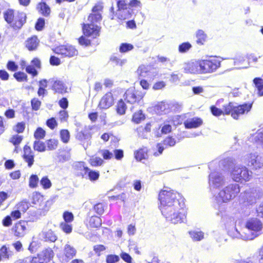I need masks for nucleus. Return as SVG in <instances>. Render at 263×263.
I'll list each match as a JSON object with an SVG mask.
<instances>
[{
    "label": "nucleus",
    "instance_id": "obj_1",
    "mask_svg": "<svg viewBox=\"0 0 263 263\" xmlns=\"http://www.w3.org/2000/svg\"><path fill=\"white\" fill-rule=\"evenodd\" d=\"M103 6L101 4H97L92 8V13H90L87 20L89 23L82 24L83 34L91 39H96L100 35L101 27L96 23L101 21L102 16L100 12L102 11Z\"/></svg>",
    "mask_w": 263,
    "mask_h": 263
},
{
    "label": "nucleus",
    "instance_id": "obj_2",
    "mask_svg": "<svg viewBox=\"0 0 263 263\" xmlns=\"http://www.w3.org/2000/svg\"><path fill=\"white\" fill-rule=\"evenodd\" d=\"M232 160L230 158L226 159L220 162V165L226 171H230L233 168L231 175L233 179L236 181H249L251 178L252 172H250L246 166H233Z\"/></svg>",
    "mask_w": 263,
    "mask_h": 263
},
{
    "label": "nucleus",
    "instance_id": "obj_3",
    "mask_svg": "<svg viewBox=\"0 0 263 263\" xmlns=\"http://www.w3.org/2000/svg\"><path fill=\"white\" fill-rule=\"evenodd\" d=\"M161 212L166 219L174 224L183 222L185 218V214L182 212L184 203L181 205H175V206H170L166 205V201L162 198Z\"/></svg>",
    "mask_w": 263,
    "mask_h": 263
},
{
    "label": "nucleus",
    "instance_id": "obj_4",
    "mask_svg": "<svg viewBox=\"0 0 263 263\" xmlns=\"http://www.w3.org/2000/svg\"><path fill=\"white\" fill-rule=\"evenodd\" d=\"M3 17L6 23L15 30L20 29L26 22V14L13 9H8L3 12Z\"/></svg>",
    "mask_w": 263,
    "mask_h": 263
},
{
    "label": "nucleus",
    "instance_id": "obj_5",
    "mask_svg": "<svg viewBox=\"0 0 263 263\" xmlns=\"http://www.w3.org/2000/svg\"><path fill=\"white\" fill-rule=\"evenodd\" d=\"M262 229L261 222L257 218L250 219L246 223V227L243 230L245 238L253 240L258 236Z\"/></svg>",
    "mask_w": 263,
    "mask_h": 263
},
{
    "label": "nucleus",
    "instance_id": "obj_6",
    "mask_svg": "<svg viewBox=\"0 0 263 263\" xmlns=\"http://www.w3.org/2000/svg\"><path fill=\"white\" fill-rule=\"evenodd\" d=\"M240 189L236 183L231 184L221 190L216 196V199L219 203L227 202L234 198L239 193Z\"/></svg>",
    "mask_w": 263,
    "mask_h": 263
},
{
    "label": "nucleus",
    "instance_id": "obj_7",
    "mask_svg": "<svg viewBox=\"0 0 263 263\" xmlns=\"http://www.w3.org/2000/svg\"><path fill=\"white\" fill-rule=\"evenodd\" d=\"M180 197V195L177 193H174L172 191H161L159 194V200L160 202L159 209L161 210L162 206V198H164L166 201V205L170 206H175V205H181L183 202L181 198L178 199V197Z\"/></svg>",
    "mask_w": 263,
    "mask_h": 263
},
{
    "label": "nucleus",
    "instance_id": "obj_8",
    "mask_svg": "<svg viewBox=\"0 0 263 263\" xmlns=\"http://www.w3.org/2000/svg\"><path fill=\"white\" fill-rule=\"evenodd\" d=\"M202 74L211 73L215 72L221 65L220 61L215 57L200 60Z\"/></svg>",
    "mask_w": 263,
    "mask_h": 263
},
{
    "label": "nucleus",
    "instance_id": "obj_9",
    "mask_svg": "<svg viewBox=\"0 0 263 263\" xmlns=\"http://www.w3.org/2000/svg\"><path fill=\"white\" fill-rule=\"evenodd\" d=\"M53 51L64 58H72L78 55V51L76 47L69 44L60 45L53 49Z\"/></svg>",
    "mask_w": 263,
    "mask_h": 263
},
{
    "label": "nucleus",
    "instance_id": "obj_10",
    "mask_svg": "<svg viewBox=\"0 0 263 263\" xmlns=\"http://www.w3.org/2000/svg\"><path fill=\"white\" fill-rule=\"evenodd\" d=\"M243 162L249 166L255 169L259 168L263 165V159L256 154H250L244 156Z\"/></svg>",
    "mask_w": 263,
    "mask_h": 263
},
{
    "label": "nucleus",
    "instance_id": "obj_11",
    "mask_svg": "<svg viewBox=\"0 0 263 263\" xmlns=\"http://www.w3.org/2000/svg\"><path fill=\"white\" fill-rule=\"evenodd\" d=\"M123 97L127 103L134 104L139 102L143 98V95L141 91L130 88L126 90Z\"/></svg>",
    "mask_w": 263,
    "mask_h": 263
},
{
    "label": "nucleus",
    "instance_id": "obj_12",
    "mask_svg": "<svg viewBox=\"0 0 263 263\" xmlns=\"http://www.w3.org/2000/svg\"><path fill=\"white\" fill-rule=\"evenodd\" d=\"M183 70L186 73L202 74L200 60H192L185 63Z\"/></svg>",
    "mask_w": 263,
    "mask_h": 263
},
{
    "label": "nucleus",
    "instance_id": "obj_13",
    "mask_svg": "<svg viewBox=\"0 0 263 263\" xmlns=\"http://www.w3.org/2000/svg\"><path fill=\"white\" fill-rule=\"evenodd\" d=\"M209 182L210 187L213 188H219L225 184L223 175L218 172H214L209 175Z\"/></svg>",
    "mask_w": 263,
    "mask_h": 263
},
{
    "label": "nucleus",
    "instance_id": "obj_14",
    "mask_svg": "<svg viewBox=\"0 0 263 263\" xmlns=\"http://www.w3.org/2000/svg\"><path fill=\"white\" fill-rule=\"evenodd\" d=\"M114 103V98L111 91L107 92L100 99L98 107L100 109H107Z\"/></svg>",
    "mask_w": 263,
    "mask_h": 263
},
{
    "label": "nucleus",
    "instance_id": "obj_15",
    "mask_svg": "<svg viewBox=\"0 0 263 263\" xmlns=\"http://www.w3.org/2000/svg\"><path fill=\"white\" fill-rule=\"evenodd\" d=\"M40 239L47 242H54L58 239L56 233L51 229L44 228L39 234Z\"/></svg>",
    "mask_w": 263,
    "mask_h": 263
},
{
    "label": "nucleus",
    "instance_id": "obj_16",
    "mask_svg": "<svg viewBox=\"0 0 263 263\" xmlns=\"http://www.w3.org/2000/svg\"><path fill=\"white\" fill-rule=\"evenodd\" d=\"M49 81L52 83L51 89L55 93L63 94L67 92V88L62 81L53 78Z\"/></svg>",
    "mask_w": 263,
    "mask_h": 263
},
{
    "label": "nucleus",
    "instance_id": "obj_17",
    "mask_svg": "<svg viewBox=\"0 0 263 263\" xmlns=\"http://www.w3.org/2000/svg\"><path fill=\"white\" fill-rule=\"evenodd\" d=\"M252 107V103H245L242 104L234 106L232 108V115H243L248 114Z\"/></svg>",
    "mask_w": 263,
    "mask_h": 263
},
{
    "label": "nucleus",
    "instance_id": "obj_18",
    "mask_svg": "<svg viewBox=\"0 0 263 263\" xmlns=\"http://www.w3.org/2000/svg\"><path fill=\"white\" fill-rule=\"evenodd\" d=\"M39 44L40 40L36 35H33L28 37L24 43L25 48L29 51L36 50Z\"/></svg>",
    "mask_w": 263,
    "mask_h": 263
},
{
    "label": "nucleus",
    "instance_id": "obj_19",
    "mask_svg": "<svg viewBox=\"0 0 263 263\" xmlns=\"http://www.w3.org/2000/svg\"><path fill=\"white\" fill-rule=\"evenodd\" d=\"M90 138V134L86 128L78 132L76 135V138L82 142H83L82 144L85 149L90 144L89 142Z\"/></svg>",
    "mask_w": 263,
    "mask_h": 263
},
{
    "label": "nucleus",
    "instance_id": "obj_20",
    "mask_svg": "<svg viewBox=\"0 0 263 263\" xmlns=\"http://www.w3.org/2000/svg\"><path fill=\"white\" fill-rule=\"evenodd\" d=\"M27 226V222L25 221H20L15 224L12 228V231L14 232L15 236L23 237L26 234Z\"/></svg>",
    "mask_w": 263,
    "mask_h": 263
},
{
    "label": "nucleus",
    "instance_id": "obj_21",
    "mask_svg": "<svg viewBox=\"0 0 263 263\" xmlns=\"http://www.w3.org/2000/svg\"><path fill=\"white\" fill-rule=\"evenodd\" d=\"M77 166L78 167H80V168L81 167L83 168V170L85 171V174H88L89 179L91 181H96L99 178V176H100L99 172L98 171H95L91 170L88 167L85 166L83 162L78 163V164L77 165Z\"/></svg>",
    "mask_w": 263,
    "mask_h": 263
},
{
    "label": "nucleus",
    "instance_id": "obj_22",
    "mask_svg": "<svg viewBox=\"0 0 263 263\" xmlns=\"http://www.w3.org/2000/svg\"><path fill=\"white\" fill-rule=\"evenodd\" d=\"M36 9L41 15L45 17H49L50 15L51 9L45 2L39 3L36 6Z\"/></svg>",
    "mask_w": 263,
    "mask_h": 263
},
{
    "label": "nucleus",
    "instance_id": "obj_23",
    "mask_svg": "<svg viewBox=\"0 0 263 263\" xmlns=\"http://www.w3.org/2000/svg\"><path fill=\"white\" fill-rule=\"evenodd\" d=\"M245 198L246 202L251 205L256 203L258 196L256 191L249 190L245 192Z\"/></svg>",
    "mask_w": 263,
    "mask_h": 263
},
{
    "label": "nucleus",
    "instance_id": "obj_24",
    "mask_svg": "<svg viewBox=\"0 0 263 263\" xmlns=\"http://www.w3.org/2000/svg\"><path fill=\"white\" fill-rule=\"evenodd\" d=\"M254 87L258 97L263 96V79L260 77H255L253 80Z\"/></svg>",
    "mask_w": 263,
    "mask_h": 263
},
{
    "label": "nucleus",
    "instance_id": "obj_25",
    "mask_svg": "<svg viewBox=\"0 0 263 263\" xmlns=\"http://www.w3.org/2000/svg\"><path fill=\"white\" fill-rule=\"evenodd\" d=\"M0 254L3 260H9L13 256V252L9 245H3L0 249Z\"/></svg>",
    "mask_w": 263,
    "mask_h": 263
},
{
    "label": "nucleus",
    "instance_id": "obj_26",
    "mask_svg": "<svg viewBox=\"0 0 263 263\" xmlns=\"http://www.w3.org/2000/svg\"><path fill=\"white\" fill-rule=\"evenodd\" d=\"M202 124V120L199 118H193L186 120L184 122L186 128H197Z\"/></svg>",
    "mask_w": 263,
    "mask_h": 263
},
{
    "label": "nucleus",
    "instance_id": "obj_27",
    "mask_svg": "<svg viewBox=\"0 0 263 263\" xmlns=\"http://www.w3.org/2000/svg\"><path fill=\"white\" fill-rule=\"evenodd\" d=\"M249 140L252 141L258 147L263 148V133L257 132L250 137Z\"/></svg>",
    "mask_w": 263,
    "mask_h": 263
},
{
    "label": "nucleus",
    "instance_id": "obj_28",
    "mask_svg": "<svg viewBox=\"0 0 263 263\" xmlns=\"http://www.w3.org/2000/svg\"><path fill=\"white\" fill-rule=\"evenodd\" d=\"M190 237L194 241H199L204 239V233L199 230H194L189 232Z\"/></svg>",
    "mask_w": 263,
    "mask_h": 263
},
{
    "label": "nucleus",
    "instance_id": "obj_29",
    "mask_svg": "<svg viewBox=\"0 0 263 263\" xmlns=\"http://www.w3.org/2000/svg\"><path fill=\"white\" fill-rule=\"evenodd\" d=\"M171 105L170 104L167 103L166 101H162L159 102H158L154 106V110L157 113L164 111L166 110H168L170 109Z\"/></svg>",
    "mask_w": 263,
    "mask_h": 263
},
{
    "label": "nucleus",
    "instance_id": "obj_30",
    "mask_svg": "<svg viewBox=\"0 0 263 263\" xmlns=\"http://www.w3.org/2000/svg\"><path fill=\"white\" fill-rule=\"evenodd\" d=\"M127 109V107L123 100L121 99L118 100L116 105V111L117 113L120 115H124L126 113Z\"/></svg>",
    "mask_w": 263,
    "mask_h": 263
},
{
    "label": "nucleus",
    "instance_id": "obj_31",
    "mask_svg": "<svg viewBox=\"0 0 263 263\" xmlns=\"http://www.w3.org/2000/svg\"><path fill=\"white\" fill-rule=\"evenodd\" d=\"M76 250L72 246L66 244L64 247V254L65 257L68 259H71L76 254Z\"/></svg>",
    "mask_w": 263,
    "mask_h": 263
},
{
    "label": "nucleus",
    "instance_id": "obj_32",
    "mask_svg": "<svg viewBox=\"0 0 263 263\" xmlns=\"http://www.w3.org/2000/svg\"><path fill=\"white\" fill-rule=\"evenodd\" d=\"M196 43L198 45H202L206 42L207 35L202 30H198L196 32Z\"/></svg>",
    "mask_w": 263,
    "mask_h": 263
},
{
    "label": "nucleus",
    "instance_id": "obj_33",
    "mask_svg": "<svg viewBox=\"0 0 263 263\" xmlns=\"http://www.w3.org/2000/svg\"><path fill=\"white\" fill-rule=\"evenodd\" d=\"M117 18L121 21L128 19L132 16V12L127 10H118Z\"/></svg>",
    "mask_w": 263,
    "mask_h": 263
},
{
    "label": "nucleus",
    "instance_id": "obj_34",
    "mask_svg": "<svg viewBox=\"0 0 263 263\" xmlns=\"http://www.w3.org/2000/svg\"><path fill=\"white\" fill-rule=\"evenodd\" d=\"M41 257L44 258V260L47 263L53 257L54 253L51 248H47L43 250L41 254H39Z\"/></svg>",
    "mask_w": 263,
    "mask_h": 263
},
{
    "label": "nucleus",
    "instance_id": "obj_35",
    "mask_svg": "<svg viewBox=\"0 0 263 263\" xmlns=\"http://www.w3.org/2000/svg\"><path fill=\"white\" fill-rule=\"evenodd\" d=\"M13 76L19 82H27L28 81L27 75L23 71H15L13 73Z\"/></svg>",
    "mask_w": 263,
    "mask_h": 263
},
{
    "label": "nucleus",
    "instance_id": "obj_36",
    "mask_svg": "<svg viewBox=\"0 0 263 263\" xmlns=\"http://www.w3.org/2000/svg\"><path fill=\"white\" fill-rule=\"evenodd\" d=\"M147 150L146 148H143L139 149L135 153V157L138 161H142L143 159H146L147 157Z\"/></svg>",
    "mask_w": 263,
    "mask_h": 263
},
{
    "label": "nucleus",
    "instance_id": "obj_37",
    "mask_svg": "<svg viewBox=\"0 0 263 263\" xmlns=\"http://www.w3.org/2000/svg\"><path fill=\"white\" fill-rule=\"evenodd\" d=\"M59 104L60 106L63 109V110H61L59 112L60 115H67L68 112L65 110L68 106V101L67 98H62L59 101Z\"/></svg>",
    "mask_w": 263,
    "mask_h": 263
},
{
    "label": "nucleus",
    "instance_id": "obj_38",
    "mask_svg": "<svg viewBox=\"0 0 263 263\" xmlns=\"http://www.w3.org/2000/svg\"><path fill=\"white\" fill-rule=\"evenodd\" d=\"M229 235L233 238H241L243 240H247L248 239L245 238L243 237L245 236V234L243 233H240L236 228H233L231 230L229 231Z\"/></svg>",
    "mask_w": 263,
    "mask_h": 263
},
{
    "label": "nucleus",
    "instance_id": "obj_39",
    "mask_svg": "<svg viewBox=\"0 0 263 263\" xmlns=\"http://www.w3.org/2000/svg\"><path fill=\"white\" fill-rule=\"evenodd\" d=\"M89 223L92 228H98L101 226L102 220L98 216H92L89 219Z\"/></svg>",
    "mask_w": 263,
    "mask_h": 263
},
{
    "label": "nucleus",
    "instance_id": "obj_40",
    "mask_svg": "<svg viewBox=\"0 0 263 263\" xmlns=\"http://www.w3.org/2000/svg\"><path fill=\"white\" fill-rule=\"evenodd\" d=\"M33 148L35 151L43 152L46 150V145L43 142L36 140L33 143Z\"/></svg>",
    "mask_w": 263,
    "mask_h": 263
},
{
    "label": "nucleus",
    "instance_id": "obj_41",
    "mask_svg": "<svg viewBox=\"0 0 263 263\" xmlns=\"http://www.w3.org/2000/svg\"><path fill=\"white\" fill-rule=\"evenodd\" d=\"M87 36H85L84 34L79 37L78 39L79 44L83 46L87 47L91 45V40L88 39Z\"/></svg>",
    "mask_w": 263,
    "mask_h": 263
},
{
    "label": "nucleus",
    "instance_id": "obj_42",
    "mask_svg": "<svg viewBox=\"0 0 263 263\" xmlns=\"http://www.w3.org/2000/svg\"><path fill=\"white\" fill-rule=\"evenodd\" d=\"M134 49V46L129 43H124L120 44L119 51L121 53H125Z\"/></svg>",
    "mask_w": 263,
    "mask_h": 263
},
{
    "label": "nucleus",
    "instance_id": "obj_43",
    "mask_svg": "<svg viewBox=\"0 0 263 263\" xmlns=\"http://www.w3.org/2000/svg\"><path fill=\"white\" fill-rule=\"evenodd\" d=\"M107 206L102 203H98L96 204L93 206V210L97 214L99 215H101L103 214L105 210V208Z\"/></svg>",
    "mask_w": 263,
    "mask_h": 263
},
{
    "label": "nucleus",
    "instance_id": "obj_44",
    "mask_svg": "<svg viewBox=\"0 0 263 263\" xmlns=\"http://www.w3.org/2000/svg\"><path fill=\"white\" fill-rule=\"evenodd\" d=\"M6 68L10 71L15 72L17 70L18 66L14 61L10 60L6 64Z\"/></svg>",
    "mask_w": 263,
    "mask_h": 263
},
{
    "label": "nucleus",
    "instance_id": "obj_45",
    "mask_svg": "<svg viewBox=\"0 0 263 263\" xmlns=\"http://www.w3.org/2000/svg\"><path fill=\"white\" fill-rule=\"evenodd\" d=\"M192 47L191 44L189 42H184L179 45L178 51L180 53L187 52Z\"/></svg>",
    "mask_w": 263,
    "mask_h": 263
},
{
    "label": "nucleus",
    "instance_id": "obj_46",
    "mask_svg": "<svg viewBox=\"0 0 263 263\" xmlns=\"http://www.w3.org/2000/svg\"><path fill=\"white\" fill-rule=\"evenodd\" d=\"M45 131L41 127H38L34 134V137L37 140L43 139L45 136Z\"/></svg>",
    "mask_w": 263,
    "mask_h": 263
},
{
    "label": "nucleus",
    "instance_id": "obj_47",
    "mask_svg": "<svg viewBox=\"0 0 263 263\" xmlns=\"http://www.w3.org/2000/svg\"><path fill=\"white\" fill-rule=\"evenodd\" d=\"M47 149L52 151L55 149L58 146V141L55 139H49L46 141Z\"/></svg>",
    "mask_w": 263,
    "mask_h": 263
},
{
    "label": "nucleus",
    "instance_id": "obj_48",
    "mask_svg": "<svg viewBox=\"0 0 263 263\" xmlns=\"http://www.w3.org/2000/svg\"><path fill=\"white\" fill-rule=\"evenodd\" d=\"M103 162V160L99 157H92L89 160L90 164L93 166H98L101 165Z\"/></svg>",
    "mask_w": 263,
    "mask_h": 263
},
{
    "label": "nucleus",
    "instance_id": "obj_49",
    "mask_svg": "<svg viewBox=\"0 0 263 263\" xmlns=\"http://www.w3.org/2000/svg\"><path fill=\"white\" fill-rule=\"evenodd\" d=\"M45 24V22L44 18L43 17H39L35 24V29L37 31H41L44 28Z\"/></svg>",
    "mask_w": 263,
    "mask_h": 263
},
{
    "label": "nucleus",
    "instance_id": "obj_50",
    "mask_svg": "<svg viewBox=\"0 0 263 263\" xmlns=\"http://www.w3.org/2000/svg\"><path fill=\"white\" fill-rule=\"evenodd\" d=\"M60 137L64 143H67L70 138L69 132L67 129H63L60 132Z\"/></svg>",
    "mask_w": 263,
    "mask_h": 263
},
{
    "label": "nucleus",
    "instance_id": "obj_51",
    "mask_svg": "<svg viewBox=\"0 0 263 263\" xmlns=\"http://www.w3.org/2000/svg\"><path fill=\"white\" fill-rule=\"evenodd\" d=\"M40 184L44 189H49L51 186V182L47 176H44L41 179Z\"/></svg>",
    "mask_w": 263,
    "mask_h": 263
},
{
    "label": "nucleus",
    "instance_id": "obj_52",
    "mask_svg": "<svg viewBox=\"0 0 263 263\" xmlns=\"http://www.w3.org/2000/svg\"><path fill=\"white\" fill-rule=\"evenodd\" d=\"M39 178L36 175H32L29 178V186L34 188L37 186Z\"/></svg>",
    "mask_w": 263,
    "mask_h": 263
},
{
    "label": "nucleus",
    "instance_id": "obj_53",
    "mask_svg": "<svg viewBox=\"0 0 263 263\" xmlns=\"http://www.w3.org/2000/svg\"><path fill=\"white\" fill-rule=\"evenodd\" d=\"M26 71L31 74L32 77H34L38 74V72L36 69V68L31 65H28L25 68Z\"/></svg>",
    "mask_w": 263,
    "mask_h": 263
},
{
    "label": "nucleus",
    "instance_id": "obj_54",
    "mask_svg": "<svg viewBox=\"0 0 263 263\" xmlns=\"http://www.w3.org/2000/svg\"><path fill=\"white\" fill-rule=\"evenodd\" d=\"M148 70L147 69V66L144 65H141L139 66L137 69V73L139 77H142L144 76V73H146L148 72Z\"/></svg>",
    "mask_w": 263,
    "mask_h": 263
},
{
    "label": "nucleus",
    "instance_id": "obj_55",
    "mask_svg": "<svg viewBox=\"0 0 263 263\" xmlns=\"http://www.w3.org/2000/svg\"><path fill=\"white\" fill-rule=\"evenodd\" d=\"M31 105L32 109L37 110L41 106V102L37 98H34L31 100Z\"/></svg>",
    "mask_w": 263,
    "mask_h": 263
},
{
    "label": "nucleus",
    "instance_id": "obj_56",
    "mask_svg": "<svg viewBox=\"0 0 263 263\" xmlns=\"http://www.w3.org/2000/svg\"><path fill=\"white\" fill-rule=\"evenodd\" d=\"M23 139V136L18 135H13L10 139V142L12 143L15 146H16L17 145H18Z\"/></svg>",
    "mask_w": 263,
    "mask_h": 263
},
{
    "label": "nucleus",
    "instance_id": "obj_57",
    "mask_svg": "<svg viewBox=\"0 0 263 263\" xmlns=\"http://www.w3.org/2000/svg\"><path fill=\"white\" fill-rule=\"evenodd\" d=\"M61 229L66 233H70L72 231V226L67 222H62L60 224Z\"/></svg>",
    "mask_w": 263,
    "mask_h": 263
},
{
    "label": "nucleus",
    "instance_id": "obj_58",
    "mask_svg": "<svg viewBox=\"0 0 263 263\" xmlns=\"http://www.w3.org/2000/svg\"><path fill=\"white\" fill-rule=\"evenodd\" d=\"M65 222H70L73 220V215L71 212L68 211L65 212L63 215Z\"/></svg>",
    "mask_w": 263,
    "mask_h": 263
},
{
    "label": "nucleus",
    "instance_id": "obj_59",
    "mask_svg": "<svg viewBox=\"0 0 263 263\" xmlns=\"http://www.w3.org/2000/svg\"><path fill=\"white\" fill-rule=\"evenodd\" d=\"M119 259V257L118 255L111 254L107 256L106 261L107 263H116Z\"/></svg>",
    "mask_w": 263,
    "mask_h": 263
},
{
    "label": "nucleus",
    "instance_id": "obj_60",
    "mask_svg": "<svg viewBox=\"0 0 263 263\" xmlns=\"http://www.w3.org/2000/svg\"><path fill=\"white\" fill-rule=\"evenodd\" d=\"M25 127V124L24 122L18 123L13 127V130L17 133H22L24 132Z\"/></svg>",
    "mask_w": 263,
    "mask_h": 263
},
{
    "label": "nucleus",
    "instance_id": "obj_61",
    "mask_svg": "<svg viewBox=\"0 0 263 263\" xmlns=\"http://www.w3.org/2000/svg\"><path fill=\"white\" fill-rule=\"evenodd\" d=\"M176 144V141L175 139L171 137H168L165 138L163 142V144L165 146H173Z\"/></svg>",
    "mask_w": 263,
    "mask_h": 263
},
{
    "label": "nucleus",
    "instance_id": "obj_62",
    "mask_svg": "<svg viewBox=\"0 0 263 263\" xmlns=\"http://www.w3.org/2000/svg\"><path fill=\"white\" fill-rule=\"evenodd\" d=\"M166 86L165 83L163 81L156 82L153 86V89L155 90L161 89Z\"/></svg>",
    "mask_w": 263,
    "mask_h": 263
},
{
    "label": "nucleus",
    "instance_id": "obj_63",
    "mask_svg": "<svg viewBox=\"0 0 263 263\" xmlns=\"http://www.w3.org/2000/svg\"><path fill=\"white\" fill-rule=\"evenodd\" d=\"M118 10H127L128 4L125 0H119L117 3Z\"/></svg>",
    "mask_w": 263,
    "mask_h": 263
},
{
    "label": "nucleus",
    "instance_id": "obj_64",
    "mask_svg": "<svg viewBox=\"0 0 263 263\" xmlns=\"http://www.w3.org/2000/svg\"><path fill=\"white\" fill-rule=\"evenodd\" d=\"M30 258V263H46V261L44 260V258L39 254L37 257H29Z\"/></svg>",
    "mask_w": 263,
    "mask_h": 263
}]
</instances>
